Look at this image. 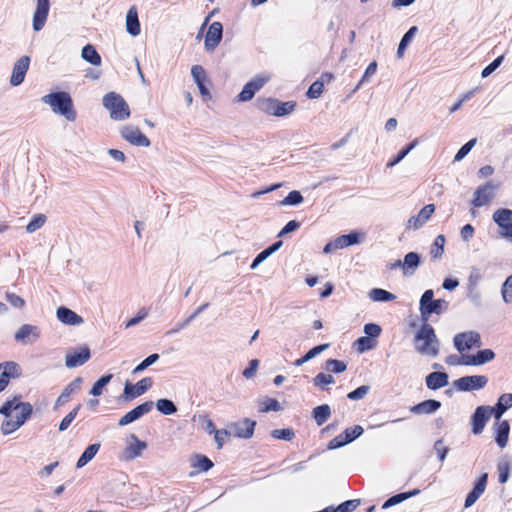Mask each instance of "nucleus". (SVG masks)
<instances>
[{
  "label": "nucleus",
  "instance_id": "f257e3e1",
  "mask_svg": "<svg viewBox=\"0 0 512 512\" xmlns=\"http://www.w3.org/2000/svg\"><path fill=\"white\" fill-rule=\"evenodd\" d=\"M32 413L29 403L21 402L16 398L8 400L0 407V414L3 421L0 431L3 435H10L20 429Z\"/></svg>",
  "mask_w": 512,
  "mask_h": 512
},
{
  "label": "nucleus",
  "instance_id": "f03ea898",
  "mask_svg": "<svg viewBox=\"0 0 512 512\" xmlns=\"http://www.w3.org/2000/svg\"><path fill=\"white\" fill-rule=\"evenodd\" d=\"M414 347L419 354L429 358H434L439 354L440 343L431 325L425 323L417 330Z\"/></svg>",
  "mask_w": 512,
  "mask_h": 512
},
{
  "label": "nucleus",
  "instance_id": "7ed1b4c3",
  "mask_svg": "<svg viewBox=\"0 0 512 512\" xmlns=\"http://www.w3.org/2000/svg\"><path fill=\"white\" fill-rule=\"evenodd\" d=\"M42 102L50 106L55 114L63 116L68 121H75L76 112L70 95L67 92H54L42 97Z\"/></svg>",
  "mask_w": 512,
  "mask_h": 512
},
{
  "label": "nucleus",
  "instance_id": "20e7f679",
  "mask_svg": "<svg viewBox=\"0 0 512 512\" xmlns=\"http://www.w3.org/2000/svg\"><path fill=\"white\" fill-rule=\"evenodd\" d=\"M498 191V185L492 181H488L478 186L471 198V214L476 215V209L489 206L495 199Z\"/></svg>",
  "mask_w": 512,
  "mask_h": 512
},
{
  "label": "nucleus",
  "instance_id": "39448f33",
  "mask_svg": "<svg viewBox=\"0 0 512 512\" xmlns=\"http://www.w3.org/2000/svg\"><path fill=\"white\" fill-rule=\"evenodd\" d=\"M448 308V302L444 299H434V291L426 290L419 301V311L421 318L427 321L432 314H441Z\"/></svg>",
  "mask_w": 512,
  "mask_h": 512
},
{
  "label": "nucleus",
  "instance_id": "423d86ee",
  "mask_svg": "<svg viewBox=\"0 0 512 512\" xmlns=\"http://www.w3.org/2000/svg\"><path fill=\"white\" fill-rule=\"evenodd\" d=\"M103 106L115 121H124L130 117L129 105L119 94L114 92L106 94L103 97Z\"/></svg>",
  "mask_w": 512,
  "mask_h": 512
},
{
  "label": "nucleus",
  "instance_id": "0eeeda50",
  "mask_svg": "<svg viewBox=\"0 0 512 512\" xmlns=\"http://www.w3.org/2000/svg\"><path fill=\"white\" fill-rule=\"evenodd\" d=\"M147 443L139 439L135 434H130L125 440V446L121 452L124 461H133L142 457L147 450Z\"/></svg>",
  "mask_w": 512,
  "mask_h": 512
},
{
  "label": "nucleus",
  "instance_id": "6e6552de",
  "mask_svg": "<svg viewBox=\"0 0 512 512\" xmlns=\"http://www.w3.org/2000/svg\"><path fill=\"white\" fill-rule=\"evenodd\" d=\"M269 80L270 75H268L267 73H261L255 76L247 84H245L242 91L237 95V101H250L254 97L255 93L259 91Z\"/></svg>",
  "mask_w": 512,
  "mask_h": 512
},
{
  "label": "nucleus",
  "instance_id": "1a4fd4ad",
  "mask_svg": "<svg viewBox=\"0 0 512 512\" xmlns=\"http://www.w3.org/2000/svg\"><path fill=\"white\" fill-rule=\"evenodd\" d=\"M493 221L498 225L499 234L505 238H512V210L500 208L494 211Z\"/></svg>",
  "mask_w": 512,
  "mask_h": 512
},
{
  "label": "nucleus",
  "instance_id": "9d476101",
  "mask_svg": "<svg viewBox=\"0 0 512 512\" xmlns=\"http://www.w3.org/2000/svg\"><path fill=\"white\" fill-rule=\"evenodd\" d=\"M488 378L484 375L464 376L454 381L453 386L458 391H474L484 388Z\"/></svg>",
  "mask_w": 512,
  "mask_h": 512
},
{
  "label": "nucleus",
  "instance_id": "9b49d317",
  "mask_svg": "<svg viewBox=\"0 0 512 512\" xmlns=\"http://www.w3.org/2000/svg\"><path fill=\"white\" fill-rule=\"evenodd\" d=\"M295 108L294 102H280L275 99H266L261 103V109L272 116H285L290 114Z\"/></svg>",
  "mask_w": 512,
  "mask_h": 512
},
{
  "label": "nucleus",
  "instance_id": "f8f14e48",
  "mask_svg": "<svg viewBox=\"0 0 512 512\" xmlns=\"http://www.w3.org/2000/svg\"><path fill=\"white\" fill-rule=\"evenodd\" d=\"M434 212V204L425 205L416 215L411 216L407 220L406 229L409 231H418L431 219Z\"/></svg>",
  "mask_w": 512,
  "mask_h": 512
},
{
  "label": "nucleus",
  "instance_id": "ddd939ff",
  "mask_svg": "<svg viewBox=\"0 0 512 512\" xmlns=\"http://www.w3.org/2000/svg\"><path fill=\"white\" fill-rule=\"evenodd\" d=\"M364 430L362 426L360 425H354L352 427H348L344 430L343 433L340 435L334 437L329 443L328 448L329 449H337L340 448L346 444L351 443L358 437H360L363 434Z\"/></svg>",
  "mask_w": 512,
  "mask_h": 512
},
{
  "label": "nucleus",
  "instance_id": "4468645a",
  "mask_svg": "<svg viewBox=\"0 0 512 512\" xmlns=\"http://www.w3.org/2000/svg\"><path fill=\"white\" fill-rule=\"evenodd\" d=\"M49 11V0H36V5L32 16V28L35 32H39L44 28L49 15Z\"/></svg>",
  "mask_w": 512,
  "mask_h": 512
},
{
  "label": "nucleus",
  "instance_id": "2eb2a0df",
  "mask_svg": "<svg viewBox=\"0 0 512 512\" xmlns=\"http://www.w3.org/2000/svg\"><path fill=\"white\" fill-rule=\"evenodd\" d=\"M30 57L23 55L13 64L9 83L12 87L21 85L30 66Z\"/></svg>",
  "mask_w": 512,
  "mask_h": 512
},
{
  "label": "nucleus",
  "instance_id": "dca6fc26",
  "mask_svg": "<svg viewBox=\"0 0 512 512\" xmlns=\"http://www.w3.org/2000/svg\"><path fill=\"white\" fill-rule=\"evenodd\" d=\"M120 135L132 145L140 147H148L150 145V140L140 131L137 126H123L120 130Z\"/></svg>",
  "mask_w": 512,
  "mask_h": 512
},
{
  "label": "nucleus",
  "instance_id": "f3484780",
  "mask_svg": "<svg viewBox=\"0 0 512 512\" xmlns=\"http://www.w3.org/2000/svg\"><path fill=\"white\" fill-rule=\"evenodd\" d=\"M41 337L40 329L32 324H22L15 332L14 338L23 345L35 343Z\"/></svg>",
  "mask_w": 512,
  "mask_h": 512
},
{
  "label": "nucleus",
  "instance_id": "a211bd4d",
  "mask_svg": "<svg viewBox=\"0 0 512 512\" xmlns=\"http://www.w3.org/2000/svg\"><path fill=\"white\" fill-rule=\"evenodd\" d=\"M256 421L249 418H243L230 424L231 435L238 439H250L254 434Z\"/></svg>",
  "mask_w": 512,
  "mask_h": 512
},
{
  "label": "nucleus",
  "instance_id": "6ab92c4d",
  "mask_svg": "<svg viewBox=\"0 0 512 512\" xmlns=\"http://www.w3.org/2000/svg\"><path fill=\"white\" fill-rule=\"evenodd\" d=\"M454 345L459 352H463L472 347L482 345L480 335L477 332L468 331L455 335Z\"/></svg>",
  "mask_w": 512,
  "mask_h": 512
},
{
  "label": "nucleus",
  "instance_id": "aec40b11",
  "mask_svg": "<svg viewBox=\"0 0 512 512\" xmlns=\"http://www.w3.org/2000/svg\"><path fill=\"white\" fill-rule=\"evenodd\" d=\"M21 374V367L15 362L0 364V392L5 390L10 380L19 378Z\"/></svg>",
  "mask_w": 512,
  "mask_h": 512
},
{
  "label": "nucleus",
  "instance_id": "412c9836",
  "mask_svg": "<svg viewBox=\"0 0 512 512\" xmlns=\"http://www.w3.org/2000/svg\"><path fill=\"white\" fill-rule=\"evenodd\" d=\"M90 349L82 346L67 352L65 355V365L67 368H76L82 366L90 359Z\"/></svg>",
  "mask_w": 512,
  "mask_h": 512
},
{
  "label": "nucleus",
  "instance_id": "4be33fe9",
  "mask_svg": "<svg viewBox=\"0 0 512 512\" xmlns=\"http://www.w3.org/2000/svg\"><path fill=\"white\" fill-rule=\"evenodd\" d=\"M494 412V407L489 406H479L473 417H472V431L474 434H480L486 422L490 419L491 415Z\"/></svg>",
  "mask_w": 512,
  "mask_h": 512
},
{
  "label": "nucleus",
  "instance_id": "5701e85b",
  "mask_svg": "<svg viewBox=\"0 0 512 512\" xmlns=\"http://www.w3.org/2000/svg\"><path fill=\"white\" fill-rule=\"evenodd\" d=\"M153 407V402L148 401L145 403H142L132 409L131 411L127 412L125 415H123L119 420V426H126L138 419H140L145 414L149 413Z\"/></svg>",
  "mask_w": 512,
  "mask_h": 512
},
{
  "label": "nucleus",
  "instance_id": "b1692460",
  "mask_svg": "<svg viewBox=\"0 0 512 512\" xmlns=\"http://www.w3.org/2000/svg\"><path fill=\"white\" fill-rule=\"evenodd\" d=\"M222 39V25L220 22H213L206 33L204 46L207 51H213Z\"/></svg>",
  "mask_w": 512,
  "mask_h": 512
},
{
  "label": "nucleus",
  "instance_id": "393cba45",
  "mask_svg": "<svg viewBox=\"0 0 512 512\" xmlns=\"http://www.w3.org/2000/svg\"><path fill=\"white\" fill-rule=\"evenodd\" d=\"M152 386V379L147 377L138 381L135 385L126 382L124 396L126 399H134L144 394Z\"/></svg>",
  "mask_w": 512,
  "mask_h": 512
},
{
  "label": "nucleus",
  "instance_id": "a878e982",
  "mask_svg": "<svg viewBox=\"0 0 512 512\" xmlns=\"http://www.w3.org/2000/svg\"><path fill=\"white\" fill-rule=\"evenodd\" d=\"M56 317L64 325L80 326L84 323V319L80 315L64 306L57 308Z\"/></svg>",
  "mask_w": 512,
  "mask_h": 512
},
{
  "label": "nucleus",
  "instance_id": "bb28decb",
  "mask_svg": "<svg viewBox=\"0 0 512 512\" xmlns=\"http://www.w3.org/2000/svg\"><path fill=\"white\" fill-rule=\"evenodd\" d=\"M191 76H192L194 82L196 83L201 96L205 100L209 99L210 93H209L208 88L206 87L207 77H206V73H205L203 67L200 65H193L191 67Z\"/></svg>",
  "mask_w": 512,
  "mask_h": 512
},
{
  "label": "nucleus",
  "instance_id": "cd10ccee",
  "mask_svg": "<svg viewBox=\"0 0 512 512\" xmlns=\"http://www.w3.org/2000/svg\"><path fill=\"white\" fill-rule=\"evenodd\" d=\"M125 27L128 34L136 37L141 32L140 22L138 19V12L135 6H131L126 14Z\"/></svg>",
  "mask_w": 512,
  "mask_h": 512
},
{
  "label": "nucleus",
  "instance_id": "c85d7f7f",
  "mask_svg": "<svg viewBox=\"0 0 512 512\" xmlns=\"http://www.w3.org/2000/svg\"><path fill=\"white\" fill-rule=\"evenodd\" d=\"M82 383L83 379L81 377H77L74 380H72L68 385L65 386V388L57 398L55 405L61 406L65 404L70 399L71 396L76 394L81 389Z\"/></svg>",
  "mask_w": 512,
  "mask_h": 512
},
{
  "label": "nucleus",
  "instance_id": "c756f323",
  "mask_svg": "<svg viewBox=\"0 0 512 512\" xmlns=\"http://www.w3.org/2000/svg\"><path fill=\"white\" fill-rule=\"evenodd\" d=\"M487 478L488 475L486 473L483 474L475 484L473 490L467 494L465 499L466 508H469L472 505H474L475 502L479 499V497L484 493L486 489Z\"/></svg>",
  "mask_w": 512,
  "mask_h": 512
},
{
  "label": "nucleus",
  "instance_id": "7c9ffc66",
  "mask_svg": "<svg viewBox=\"0 0 512 512\" xmlns=\"http://www.w3.org/2000/svg\"><path fill=\"white\" fill-rule=\"evenodd\" d=\"M440 407L439 401L429 399L411 407L410 411L415 415H428L436 412Z\"/></svg>",
  "mask_w": 512,
  "mask_h": 512
},
{
  "label": "nucleus",
  "instance_id": "2f4dec72",
  "mask_svg": "<svg viewBox=\"0 0 512 512\" xmlns=\"http://www.w3.org/2000/svg\"><path fill=\"white\" fill-rule=\"evenodd\" d=\"M420 264V256L416 252H409L405 255L402 270L404 275L411 276L415 273Z\"/></svg>",
  "mask_w": 512,
  "mask_h": 512
},
{
  "label": "nucleus",
  "instance_id": "473e14b6",
  "mask_svg": "<svg viewBox=\"0 0 512 512\" xmlns=\"http://www.w3.org/2000/svg\"><path fill=\"white\" fill-rule=\"evenodd\" d=\"M448 384V375L443 372H433L426 377V385L429 389L436 390Z\"/></svg>",
  "mask_w": 512,
  "mask_h": 512
},
{
  "label": "nucleus",
  "instance_id": "72a5a7b5",
  "mask_svg": "<svg viewBox=\"0 0 512 512\" xmlns=\"http://www.w3.org/2000/svg\"><path fill=\"white\" fill-rule=\"evenodd\" d=\"M81 58L94 66H100L102 59L100 54L96 51L91 44L85 45L81 50Z\"/></svg>",
  "mask_w": 512,
  "mask_h": 512
},
{
  "label": "nucleus",
  "instance_id": "f704fd0d",
  "mask_svg": "<svg viewBox=\"0 0 512 512\" xmlns=\"http://www.w3.org/2000/svg\"><path fill=\"white\" fill-rule=\"evenodd\" d=\"M213 466L212 461L204 456V455H194L191 458V467L193 468V473H201L208 471Z\"/></svg>",
  "mask_w": 512,
  "mask_h": 512
},
{
  "label": "nucleus",
  "instance_id": "c9c22d12",
  "mask_svg": "<svg viewBox=\"0 0 512 512\" xmlns=\"http://www.w3.org/2000/svg\"><path fill=\"white\" fill-rule=\"evenodd\" d=\"M259 412L261 413H268L271 411L278 412L283 409L280 402L271 397H263L258 402Z\"/></svg>",
  "mask_w": 512,
  "mask_h": 512
},
{
  "label": "nucleus",
  "instance_id": "e433bc0d",
  "mask_svg": "<svg viewBox=\"0 0 512 512\" xmlns=\"http://www.w3.org/2000/svg\"><path fill=\"white\" fill-rule=\"evenodd\" d=\"M509 424L507 421H500L498 420L495 430H496V443L499 447L503 448L507 441H508V435H509Z\"/></svg>",
  "mask_w": 512,
  "mask_h": 512
},
{
  "label": "nucleus",
  "instance_id": "4c0bfd02",
  "mask_svg": "<svg viewBox=\"0 0 512 512\" xmlns=\"http://www.w3.org/2000/svg\"><path fill=\"white\" fill-rule=\"evenodd\" d=\"M420 493V490L419 489H414L412 491H408V492H404V493H400V494H397V495H394L392 497H390L388 500H386L384 502V504L382 505V508L383 509H388L394 505H397V504H400L402 503L403 501L411 498V497H414L416 495H418Z\"/></svg>",
  "mask_w": 512,
  "mask_h": 512
},
{
  "label": "nucleus",
  "instance_id": "58836bf2",
  "mask_svg": "<svg viewBox=\"0 0 512 512\" xmlns=\"http://www.w3.org/2000/svg\"><path fill=\"white\" fill-rule=\"evenodd\" d=\"M512 407V394L506 393L499 397L496 407L494 408L495 418L500 420L504 412Z\"/></svg>",
  "mask_w": 512,
  "mask_h": 512
},
{
  "label": "nucleus",
  "instance_id": "ea45409f",
  "mask_svg": "<svg viewBox=\"0 0 512 512\" xmlns=\"http://www.w3.org/2000/svg\"><path fill=\"white\" fill-rule=\"evenodd\" d=\"M100 449V444H91L89 445L82 455L79 457L76 467L77 468H83L85 465H87L98 453Z\"/></svg>",
  "mask_w": 512,
  "mask_h": 512
},
{
  "label": "nucleus",
  "instance_id": "a19ab883",
  "mask_svg": "<svg viewBox=\"0 0 512 512\" xmlns=\"http://www.w3.org/2000/svg\"><path fill=\"white\" fill-rule=\"evenodd\" d=\"M368 297L374 302H389L396 299V295L381 288L371 289L368 293Z\"/></svg>",
  "mask_w": 512,
  "mask_h": 512
},
{
  "label": "nucleus",
  "instance_id": "79ce46f5",
  "mask_svg": "<svg viewBox=\"0 0 512 512\" xmlns=\"http://www.w3.org/2000/svg\"><path fill=\"white\" fill-rule=\"evenodd\" d=\"M312 415L316 424L321 426L331 416V408L328 404L319 405L313 409Z\"/></svg>",
  "mask_w": 512,
  "mask_h": 512
},
{
  "label": "nucleus",
  "instance_id": "37998d69",
  "mask_svg": "<svg viewBox=\"0 0 512 512\" xmlns=\"http://www.w3.org/2000/svg\"><path fill=\"white\" fill-rule=\"evenodd\" d=\"M417 31H418L417 27L413 26L404 34V36L402 37V39L399 43L398 50H397V56L399 58H402L404 56L406 47L408 46L410 41L413 39V37L415 36Z\"/></svg>",
  "mask_w": 512,
  "mask_h": 512
},
{
  "label": "nucleus",
  "instance_id": "c03bdc74",
  "mask_svg": "<svg viewBox=\"0 0 512 512\" xmlns=\"http://www.w3.org/2000/svg\"><path fill=\"white\" fill-rule=\"evenodd\" d=\"M446 239L444 235L440 234L436 236L434 243L431 247L430 254L433 259H439L444 253Z\"/></svg>",
  "mask_w": 512,
  "mask_h": 512
},
{
  "label": "nucleus",
  "instance_id": "a18cd8bd",
  "mask_svg": "<svg viewBox=\"0 0 512 512\" xmlns=\"http://www.w3.org/2000/svg\"><path fill=\"white\" fill-rule=\"evenodd\" d=\"M5 300L9 303V305L12 308H14L16 310H23L26 307L25 299L22 296L14 293V292L6 293Z\"/></svg>",
  "mask_w": 512,
  "mask_h": 512
},
{
  "label": "nucleus",
  "instance_id": "49530a36",
  "mask_svg": "<svg viewBox=\"0 0 512 512\" xmlns=\"http://www.w3.org/2000/svg\"><path fill=\"white\" fill-rule=\"evenodd\" d=\"M46 219V216L43 214L34 215L26 226V232L30 234L36 232L37 230L43 227V225L46 222Z\"/></svg>",
  "mask_w": 512,
  "mask_h": 512
},
{
  "label": "nucleus",
  "instance_id": "de8ad7c7",
  "mask_svg": "<svg viewBox=\"0 0 512 512\" xmlns=\"http://www.w3.org/2000/svg\"><path fill=\"white\" fill-rule=\"evenodd\" d=\"M156 407L159 412L164 415H172L176 413L177 408L171 400L162 398L157 400Z\"/></svg>",
  "mask_w": 512,
  "mask_h": 512
},
{
  "label": "nucleus",
  "instance_id": "09e8293b",
  "mask_svg": "<svg viewBox=\"0 0 512 512\" xmlns=\"http://www.w3.org/2000/svg\"><path fill=\"white\" fill-rule=\"evenodd\" d=\"M314 385L319 389H325L327 386L335 383V379L331 374L319 373L313 379Z\"/></svg>",
  "mask_w": 512,
  "mask_h": 512
},
{
  "label": "nucleus",
  "instance_id": "8fccbe9b",
  "mask_svg": "<svg viewBox=\"0 0 512 512\" xmlns=\"http://www.w3.org/2000/svg\"><path fill=\"white\" fill-rule=\"evenodd\" d=\"M303 202V196L299 191H291L281 202V206H297Z\"/></svg>",
  "mask_w": 512,
  "mask_h": 512
},
{
  "label": "nucleus",
  "instance_id": "3c124183",
  "mask_svg": "<svg viewBox=\"0 0 512 512\" xmlns=\"http://www.w3.org/2000/svg\"><path fill=\"white\" fill-rule=\"evenodd\" d=\"M112 375H105L98 379L90 390V394L94 397H98L102 394L103 388L110 382Z\"/></svg>",
  "mask_w": 512,
  "mask_h": 512
},
{
  "label": "nucleus",
  "instance_id": "603ef678",
  "mask_svg": "<svg viewBox=\"0 0 512 512\" xmlns=\"http://www.w3.org/2000/svg\"><path fill=\"white\" fill-rule=\"evenodd\" d=\"M377 62L372 61L364 71L361 79L359 80L355 90H357L359 87H361L363 84H366L370 81L371 77H373L377 71Z\"/></svg>",
  "mask_w": 512,
  "mask_h": 512
},
{
  "label": "nucleus",
  "instance_id": "864d4df0",
  "mask_svg": "<svg viewBox=\"0 0 512 512\" xmlns=\"http://www.w3.org/2000/svg\"><path fill=\"white\" fill-rule=\"evenodd\" d=\"M497 472L499 476V481L501 483H506L509 479L510 473V463L507 460H501L497 464Z\"/></svg>",
  "mask_w": 512,
  "mask_h": 512
},
{
  "label": "nucleus",
  "instance_id": "5fc2aeb1",
  "mask_svg": "<svg viewBox=\"0 0 512 512\" xmlns=\"http://www.w3.org/2000/svg\"><path fill=\"white\" fill-rule=\"evenodd\" d=\"M325 368L329 372L342 373L347 369V365L343 361L336 360V359H329L325 363Z\"/></svg>",
  "mask_w": 512,
  "mask_h": 512
},
{
  "label": "nucleus",
  "instance_id": "6e6d98bb",
  "mask_svg": "<svg viewBox=\"0 0 512 512\" xmlns=\"http://www.w3.org/2000/svg\"><path fill=\"white\" fill-rule=\"evenodd\" d=\"M159 359V355L157 353L149 355L147 358H145L141 363H139L132 371L133 374H138L151 365L155 364Z\"/></svg>",
  "mask_w": 512,
  "mask_h": 512
},
{
  "label": "nucleus",
  "instance_id": "4d7b16f0",
  "mask_svg": "<svg viewBox=\"0 0 512 512\" xmlns=\"http://www.w3.org/2000/svg\"><path fill=\"white\" fill-rule=\"evenodd\" d=\"M148 314L149 312L145 308L138 310L136 314L126 322L125 328L128 329L138 325L141 321L148 317Z\"/></svg>",
  "mask_w": 512,
  "mask_h": 512
},
{
  "label": "nucleus",
  "instance_id": "13d9d810",
  "mask_svg": "<svg viewBox=\"0 0 512 512\" xmlns=\"http://www.w3.org/2000/svg\"><path fill=\"white\" fill-rule=\"evenodd\" d=\"M212 434L214 435L217 448L221 449L231 435V431H227L226 429H216Z\"/></svg>",
  "mask_w": 512,
  "mask_h": 512
},
{
  "label": "nucleus",
  "instance_id": "bf43d9fd",
  "mask_svg": "<svg viewBox=\"0 0 512 512\" xmlns=\"http://www.w3.org/2000/svg\"><path fill=\"white\" fill-rule=\"evenodd\" d=\"M323 89H324V83L323 81H315L314 83L311 84V86L309 87L308 91H307V96L310 98V99H317L321 96V94L323 93Z\"/></svg>",
  "mask_w": 512,
  "mask_h": 512
},
{
  "label": "nucleus",
  "instance_id": "052dcab7",
  "mask_svg": "<svg viewBox=\"0 0 512 512\" xmlns=\"http://www.w3.org/2000/svg\"><path fill=\"white\" fill-rule=\"evenodd\" d=\"M374 342L369 337H360L355 342V347L359 353H363L366 350L374 347Z\"/></svg>",
  "mask_w": 512,
  "mask_h": 512
},
{
  "label": "nucleus",
  "instance_id": "680f3d73",
  "mask_svg": "<svg viewBox=\"0 0 512 512\" xmlns=\"http://www.w3.org/2000/svg\"><path fill=\"white\" fill-rule=\"evenodd\" d=\"M369 391H370V386L362 385V386L358 387L357 389H355L354 391L348 393L347 397L350 400H362L367 396Z\"/></svg>",
  "mask_w": 512,
  "mask_h": 512
},
{
  "label": "nucleus",
  "instance_id": "e2e57ef3",
  "mask_svg": "<svg viewBox=\"0 0 512 512\" xmlns=\"http://www.w3.org/2000/svg\"><path fill=\"white\" fill-rule=\"evenodd\" d=\"M477 140L471 139L469 140L464 146H462L459 151L456 153L454 160L455 161H461L468 153L473 149V147L476 145Z\"/></svg>",
  "mask_w": 512,
  "mask_h": 512
},
{
  "label": "nucleus",
  "instance_id": "0e129e2a",
  "mask_svg": "<svg viewBox=\"0 0 512 512\" xmlns=\"http://www.w3.org/2000/svg\"><path fill=\"white\" fill-rule=\"evenodd\" d=\"M358 503L353 500H348L340 504L338 507H328L329 512H352L356 507Z\"/></svg>",
  "mask_w": 512,
  "mask_h": 512
},
{
  "label": "nucleus",
  "instance_id": "69168bd1",
  "mask_svg": "<svg viewBox=\"0 0 512 512\" xmlns=\"http://www.w3.org/2000/svg\"><path fill=\"white\" fill-rule=\"evenodd\" d=\"M502 297L505 302H511L512 301V275L509 276L504 284L502 285Z\"/></svg>",
  "mask_w": 512,
  "mask_h": 512
},
{
  "label": "nucleus",
  "instance_id": "338daca9",
  "mask_svg": "<svg viewBox=\"0 0 512 512\" xmlns=\"http://www.w3.org/2000/svg\"><path fill=\"white\" fill-rule=\"evenodd\" d=\"M476 356H477L478 365L480 366V365H483L485 363L492 361L495 357V354L491 349H484V350L479 351L476 354Z\"/></svg>",
  "mask_w": 512,
  "mask_h": 512
},
{
  "label": "nucleus",
  "instance_id": "774afa93",
  "mask_svg": "<svg viewBox=\"0 0 512 512\" xmlns=\"http://www.w3.org/2000/svg\"><path fill=\"white\" fill-rule=\"evenodd\" d=\"M272 436L275 439L290 441L294 437V432L291 429H275Z\"/></svg>",
  "mask_w": 512,
  "mask_h": 512
}]
</instances>
